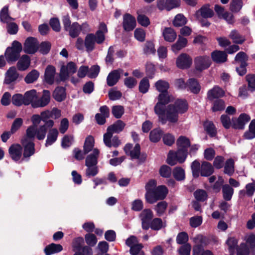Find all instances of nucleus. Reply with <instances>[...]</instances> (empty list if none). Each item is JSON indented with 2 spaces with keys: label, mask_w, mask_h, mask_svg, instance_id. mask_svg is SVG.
<instances>
[{
  "label": "nucleus",
  "mask_w": 255,
  "mask_h": 255,
  "mask_svg": "<svg viewBox=\"0 0 255 255\" xmlns=\"http://www.w3.org/2000/svg\"><path fill=\"white\" fill-rule=\"evenodd\" d=\"M155 87L161 93L158 96V102L154 108V112L158 116L159 121L162 124H165L166 120L164 118L163 110L165 105L170 101V96L167 92L169 84L165 80H159L155 83Z\"/></svg>",
  "instance_id": "f257e3e1"
},
{
  "label": "nucleus",
  "mask_w": 255,
  "mask_h": 255,
  "mask_svg": "<svg viewBox=\"0 0 255 255\" xmlns=\"http://www.w3.org/2000/svg\"><path fill=\"white\" fill-rule=\"evenodd\" d=\"M188 109L187 102L183 100H177L174 104L169 105L163 110L164 118L170 123H175L178 120V114H183Z\"/></svg>",
  "instance_id": "f03ea898"
},
{
  "label": "nucleus",
  "mask_w": 255,
  "mask_h": 255,
  "mask_svg": "<svg viewBox=\"0 0 255 255\" xmlns=\"http://www.w3.org/2000/svg\"><path fill=\"white\" fill-rule=\"evenodd\" d=\"M200 163L198 161H194L191 164V169L193 176L198 177L200 174L202 176H208L211 175L214 171L212 164L208 162L204 161L202 163L199 171Z\"/></svg>",
  "instance_id": "7ed1b4c3"
},
{
  "label": "nucleus",
  "mask_w": 255,
  "mask_h": 255,
  "mask_svg": "<svg viewBox=\"0 0 255 255\" xmlns=\"http://www.w3.org/2000/svg\"><path fill=\"white\" fill-rule=\"evenodd\" d=\"M21 44L17 41H14L11 47H8L5 52V56L8 63L16 61L19 57L20 53L22 51Z\"/></svg>",
  "instance_id": "20e7f679"
},
{
  "label": "nucleus",
  "mask_w": 255,
  "mask_h": 255,
  "mask_svg": "<svg viewBox=\"0 0 255 255\" xmlns=\"http://www.w3.org/2000/svg\"><path fill=\"white\" fill-rule=\"evenodd\" d=\"M191 240L194 244L193 255H202V253L205 251L203 250L204 247L209 243L208 238L202 234H197L191 238Z\"/></svg>",
  "instance_id": "39448f33"
},
{
  "label": "nucleus",
  "mask_w": 255,
  "mask_h": 255,
  "mask_svg": "<svg viewBox=\"0 0 255 255\" xmlns=\"http://www.w3.org/2000/svg\"><path fill=\"white\" fill-rule=\"evenodd\" d=\"M178 148L176 152L171 150L168 153L167 163L171 166L175 165L177 162L179 163L184 162L187 157L188 150Z\"/></svg>",
  "instance_id": "423d86ee"
},
{
  "label": "nucleus",
  "mask_w": 255,
  "mask_h": 255,
  "mask_svg": "<svg viewBox=\"0 0 255 255\" xmlns=\"http://www.w3.org/2000/svg\"><path fill=\"white\" fill-rule=\"evenodd\" d=\"M47 126L45 124L39 127L30 126L26 129V135L30 139H34L36 136L39 140H42L45 137L47 131Z\"/></svg>",
  "instance_id": "0eeeda50"
},
{
  "label": "nucleus",
  "mask_w": 255,
  "mask_h": 255,
  "mask_svg": "<svg viewBox=\"0 0 255 255\" xmlns=\"http://www.w3.org/2000/svg\"><path fill=\"white\" fill-rule=\"evenodd\" d=\"M42 121L45 123L47 127L51 128L54 126V122L50 118L57 119L61 116V111L57 108H54L51 110H45L40 114Z\"/></svg>",
  "instance_id": "6e6552de"
},
{
  "label": "nucleus",
  "mask_w": 255,
  "mask_h": 255,
  "mask_svg": "<svg viewBox=\"0 0 255 255\" xmlns=\"http://www.w3.org/2000/svg\"><path fill=\"white\" fill-rule=\"evenodd\" d=\"M21 143L24 147L22 160H28L29 157L32 155L35 152L33 140L29 138L27 136L25 135L21 139Z\"/></svg>",
  "instance_id": "1a4fd4ad"
},
{
  "label": "nucleus",
  "mask_w": 255,
  "mask_h": 255,
  "mask_svg": "<svg viewBox=\"0 0 255 255\" xmlns=\"http://www.w3.org/2000/svg\"><path fill=\"white\" fill-rule=\"evenodd\" d=\"M168 191L167 188L164 185L157 187L151 195V199L148 200L147 202L153 204L159 200L164 199L168 193Z\"/></svg>",
  "instance_id": "9d476101"
},
{
  "label": "nucleus",
  "mask_w": 255,
  "mask_h": 255,
  "mask_svg": "<svg viewBox=\"0 0 255 255\" xmlns=\"http://www.w3.org/2000/svg\"><path fill=\"white\" fill-rule=\"evenodd\" d=\"M194 64L197 70L202 71L210 67L211 64V60L209 56H198L195 58Z\"/></svg>",
  "instance_id": "9b49d317"
},
{
  "label": "nucleus",
  "mask_w": 255,
  "mask_h": 255,
  "mask_svg": "<svg viewBox=\"0 0 255 255\" xmlns=\"http://www.w3.org/2000/svg\"><path fill=\"white\" fill-rule=\"evenodd\" d=\"M139 217L141 222L142 228L143 230H148L153 217L152 211L150 209H144L140 213Z\"/></svg>",
  "instance_id": "f8f14e48"
},
{
  "label": "nucleus",
  "mask_w": 255,
  "mask_h": 255,
  "mask_svg": "<svg viewBox=\"0 0 255 255\" xmlns=\"http://www.w3.org/2000/svg\"><path fill=\"white\" fill-rule=\"evenodd\" d=\"M251 120L250 116L245 113L241 114L238 118L232 119V127L235 129H242Z\"/></svg>",
  "instance_id": "ddd939ff"
},
{
  "label": "nucleus",
  "mask_w": 255,
  "mask_h": 255,
  "mask_svg": "<svg viewBox=\"0 0 255 255\" xmlns=\"http://www.w3.org/2000/svg\"><path fill=\"white\" fill-rule=\"evenodd\" d=\"M77 67L75 64L70 62L66 65H63L60 70V76L62 80L67 79L70 75L76 72Z\"/></svg>",
  "instance_id": "4468645a"
},
{
  "label": "nucleus",
  "mask_w": 255,
  "mask_h": 255,
  "mask_svg": "<svg viewBox=\"0 0 255 255\" xmlns=\"http://www.w3.org/2000/svg\"><path fill=\"white\" fill-rule=\"evenodd\" d=\"M50 101V92L46 90L43 91L42 95L36 98L35 102L33 103V108H43L46 106Z\"/></svg>",
  "instance_id": "2eb2a0df"
},
{
  "label": "nucleus",
  "mask_w": 255,
  "mask_h": 255,
  "mask_svg": "<svg viewBox=\"0 0 255 255\" xmlns=\"http://www.w3.org/2000/svg\"><path fill=\"white\" fill-rule=\"evenodd\" d=\"M38 49L37 40L33 37H28L25 40L24 44L23 50L25 53L33 54Z\"/></svg>",
  "instance_id": "dca6fc26"
},
{
  "label": "nucleus",
  "mask_w": 255,
  "mask_h": 255,
  "mask_svg": "<svg viewBox=\"0 0 255 255\" xmlns=\"http://www.w3.org/2000/svg\"><path fill=\"white\" fill-rule=\"evenodd\" d=\"M180 4V0H158L157 6L161 9L170 10L178 7Z\"/></svg>",
  "instance_id": "f3484780"
},
{
  "label": "nucleus",
  "mask_w": 255,
  "mask_h": 255,
  "mask_svg": "<svg viewBox=\"0 0 255 255\" xmlns=\"http://www.w3.org/2000/svg\"><path fill=\"white\" fill-rule=\"evenodd\" d=\"M123 26L125 30L129 31L132 30L136 26V20L134 17L129 13L123 16Z\"/></svg>",
  "instance_id": "a211bd4d"
},
{
  "label": "nucleus",
  "mask_w": 255,
  "mask_h": 255,
  "mask_svg": "<svg viewBox=\"0 0 255 255\" xmlns=\"http://www.w3.org/2000/svg\"><path fill=\"white\" fill-rule=\"evenodd\" d=\"M192 59L185 53L180 54L176 59V65L180 69L189 68L192 64Z\"/></svg>",
  "instance_id": "6ab92c4d"
},
{
  "label": "nucleus",
  "mask_w": 255,
  "mask_h": 255,
  "mask_svg": "<svg viewBox=\"0 0 255 255\" xmlns=\"http://www.w3.org/2000/svg\"><path fill=\"white\" fill-rule=\"evenodd\" d=\"M22 148L19 144H13L11 145L8 149L9 154L12 160L17 161L22 157Z\"/></svg>",
  "instance_id": "aec40b11"
},
{
  "label": "nucleus",
  "mask_w": 255,
  "mask_h": 255,
  "mask_svg": "<svg viewBox=\"0 0 255 255\" xmlns=\"http://www.w3.org/2000/svg\"><path fill=\"white\" fill-rule=\"evenodd\" d=\"M123 73L122 69H118L111 72L107 76V82L109 86H113L116 85Z\"/></svg>",
  "instance_id": "412c9836"
},
{
  "label": "nucleus",
  "mask_w": 255,
  "mask_h": 255,
  "mask_svg": "<svg viewBox=\"0 0 255 255\" xmlns=\"http://www.w3.org/2000/svg\"><path fill=\"white\" fill-rule=\"evenodd\" d=\"M19 77V74L15 67H10L5 74L4 83L10 84L16 81Z\"/></svg>",
  "instance_id": "4be33fe9"
},
{
  "label": "nucleus",
  "mask_w": 255,
  "mask_h": 255,
  "mask_svg": "<svg viewBox=\"0 0 255 255\" xmlns=\"http://www.w3.org/2000/svg\"><path fill=\"white\" fill-rule=\"evenodd\" d=\"M239 240L235 236H229L225 243L230 255H234L236 249L239 247Z\"/></svg>",
  "instance_id": "5701e85b"
},
{
  "label": "nucleus",
  "mask_w": 255,
  "mask_h": 255,
  "mask_svg": "<svg viewBox=\"0 0 255 255\" xmlns=\"http://www.w3.org/2000/svg\"><path fill=\"white\" fill-rule=\"evenodd\" d=\"M112 134L106 133L104 135V142L105 144L109 147H111L114 146L115 147H118L121 144V141L117 136H114L112 139Z\"/></svg>",
  "instance_id": "b1692460"
},
{
  "label": "nucleus",
  "mask_w": 255,
  "mask_h": 255,
  "mask_svg": "<svg viewBox=\"0 0 255 255\" xmlns=\"http://www.w3.org/2000/svg\"><path fill=\"white\" fill-rule=\"evenodd\" d=\"M214 15L213 11L207 6L202 7L199 10L196 11L195 14V17L200 20L201 18H210Z\"/></svg>",
  "instance_id": "393cba45"
},
{
  "label": "nucleus",
  "mask_w": 255,
  "mask_h": 255,
  "mask_svg": "<svg viewBox=\"0 0 255 255\" xmlns=\"http://www.w3.org/2000/svg\"><path fill=\"white\" fill-rule=\"evenodd\" d=\"M24 96V105L28 106L30 105L33 108V103L35 102L37 98V92L35 90H30L26 92Z\"/></svg>",
  "instance_id": "a878e982"
},
{
  "label": "nucleus",
  "mask_w": 255,
  "mask_h": 255,
  "mask_svg": "<svg viewBox=\"0 0 255 255\" xmlns=\"http://www.w3.org/2000/svg\"><path fill=\"white\" fill-rule=\"evenodd\" d=\"M56 73L55 68L52 65H48L45 70L44 80L49 84H52L54 82Z\"/></svg>",
  "instance_id": "bb28decb"
},
{
  "label": "nucleus",
  "mask_w": 255,
  "mask_h": 255,
  "mask_svg": "<svg viewBox=\"0 0 255 255\" xmlns=\"http://www.w3.org/2000/svg\"><path fill=\"white\" fill-rule=\"evenodd\" d=\"M187 44V39L181 35H179L177 41L171 46L172 51L175 53H178Z\"/></svg>",
  "instance_id": "cd10ccee"
},
{
  "label": "nucleus",
  "mask_w": 255,
  "mask_h": 255,
  "mask_svg": "<svg viewBox=\"0 0 255 255\" xmlns=\"http://www.w3.org/2000/svg\"><path fill=\"white\" fill-rule=\"evenodd\" d=\"M99 153V150L97 148H94L92 152L89 154L86 158V166L96 165Z\"/></svg>",
  "instance_id": "c85d7f7f"
},
{
  "label": "nucleus",
  "mask_w": 255,
  "mask_h": 255,
  "mask_svg": "<svg viewBox=\"0 0 255 255\" xmlns=\"http://www.w3.org/2000/svg\"><path fill=\"white\" fill-rule=\"evenodd\" d=\"M162 35L164 40L169 42H173L177 37L175 30L171 27H166L162 31Z\"/></svg>",
  "instance_id": "c756f323"
},
{
  "label": "nucleus",
  "mask_w": 255,
  "mask_h": 255,
  "mask_svg": "<svg viewBox=\"0 0 255 255\" xmlns=\"http://www.w3.org/2000/svg\"><path fill=\"white\" fill-rule=\"evenodd\" d=\"M125 124L121 120L117 121L113 125L109 126L107 128L106 133L113 134L114 133H119L122 131L125 128Z\"/></svg>",
  "instance_id": "7c9ffc66"
},
{
  "label": "nucleus",
  "mask_w": 255,
  "mask_h": 255,
  "mask_svg": "<svg viewBox=\"0 0 255 255\" xmlns=\"http://www.w3.org/2000/svg\"><path fill=\"white\" fill-rule=\"evenodd\" d=\"M224 95L225 92L224 90L218 86H214L213 89L209 90L208 92V97L210 100L222 97Z\"/></svg>",
  "instance_id": "2f4dec72"
},
{
  "label": "nucleus",
  "mask_w": 255,
  "mask_h": 255,
  "mask_svg": "<svg viewBox=\"0 0 255 255\" xmlns=\"http://www.w3.org/2000/svg\"><path fill=\"white\" fill-rule=\"evenodd\" d=\"M96 36L93 34H88L85 39V46L88 52L92 51L95 47Z\"/></svg>",
  "instance_id": "473e14b6"
},
{
  "label": "nucleus",
  "mask_w": 255,
  "mask_h": 255,
  "mask_svg": "<svg viewBox=\"0 0 255 255\" xmlns=\"http://www.w3.org/2000/svg\"><path fill=\"white\" fill-rule=\"evenodd\" d=\"M156 181L155 180H150L145 185L146 193L145 195L146 201L151 199V195L155 189Z\"/></svg>",
  "instance_id": "72a5a7b5"
},
{
  "label": "nucleus",
  "mask_w": 255,
  "mask_h": 255,
  "mask_svg": "<svg viewBox=\"0 0 255 255\" xmlns=\"http://www.w3.org/2000/svg\"><path fill=\"white\" fill-rule=\"evenodd\" d=\"M30 64V57L26 55H23L17 63L18 69L20 71L26 70Z\"/></svg>",
  "instance_id": "f704fd0d"
},
{
  "label": "nucleus",
  "mask_w": 255,
  "mask_h": 255,
  "mask_svg": "<svg viewBox=\"0 0 255 255\" xmlns=\"http://www.w3.org/2000/svg\"><path fill=\"white\" fill-rule=\"evenodd\" d=\"M62 249V246L60 244L52 243L45 247L44 252L46 255H51L61 252Z\"/></svg>",
  "instance_id": "c9c22d12"
},
{
  "label": "nucleus",
  "mask_w": 255,
  "mask_h": 255,
  "mask_svg": "<svg viewBox=\"0 0 255 255\" xmlns=\"http://www.w3.org/2000/svg\"><path fill=\"white\" fill-rule=\"evenodd\" d=\"M94 144L95 140L94 137L92 136L89 135L87 137L84 145L83 151L84 154H87L90 151H93V150L94 149Z\"/></svg>",
  "instance_id": "e433bc0d"
},
{
  "label": "nucleus",
  "mask_w": 255,
  "mask_h": 255,
  "mask_svg": "<svg viewBox=\"0 0 255 255\" xmlns=\"http://www.w3.org/2000/svg\"><path fill=\"white\" fill-rule=\"evenodd\" d=\"M58 134V130L56 128H52L48 133L45 145L48 146L52 144L57 139Z\"/></svg>",
  "instance_id": "4c0bfd02"
},
{
  "label": "nucleus",
  "mask_w": 255,
  "mask_h": 255,
  "mask_svg": "<svg viewBox=\"0 0 255 255\" xmlns=\"http://www.w3.org/2000/svg\"><path fill=\"white\" fill-rule=\"evenodd\" d=\"M53 97L58 102L63 101L66 98L65 89L63 87H57L53 93Z\"/></svg>",
  "instance_id": "58836bf2"
},
{
  "label": "nucleus",
  "mask_w": 255,
  "mask_h": 255,
  "mask_svg": "<svg viewBox=\"0 0 255 255\" xmlns=\"http://www.w3.org/2000/svg\"><path fill=\"white\" fill-rule=\"evenodd\" d=\"M212 58L217 63H222L226 61L227 55L223 51H215L212 53Z\"/></svg>",
  "instance_id": "ea45409f"
},
{
  "label": "nucleus",
  "mask_w": 255,
  "mask_h": 255,
  "mask_svg": "<svg viewBox=\"0 0 255 255\" xmlns=\"http://www.w3.org/2000/svg\"><path fill=\"white\" fill-rule=\"evenodd\" d=\"M0 19L2 22L8 23L14 20L8 14V8L7 6H4L0 12Z\"/></svg>",
  "instance_id": "a19ab883"
},
{
  "label": "nucleus",
  "mask_w": 255,
  "mask_h": 255,
  "mask_svg": "<svg viewBox=\"0 0 255 255\" xmlns=\"http://www.w3.org/2000/svg\"><path fill=\"white\" fill-rule=\"evenodd\" d=\"M163 131L159 128L153 129L150 132V140L153 142H157L160 140Z\"/></svg>",
  "instance_id": "79ce46f5"
},
{
  "label": "nucleus",
  "mask_w": 255,
  "mask_h": 255,
  "mask_svg": "<svg viewBox=\"0 0 255 255\" xmlns=\"http://www.w3.org/2000/svg\"><path fill=\"white\" fill-rule=\"evenodd\" d=\"M165 226L166 224L164 222H163L161 219L156 218L151 221L150 223L149 228H150L153 230L158 231L165 227Z\"/></svg>",
  "instance_id": "37998d69"
},
{
  "label": "nucleus",
  "mask_w": 255,
  "mask_h": 255,
  "mask_svg": "<svg viewBox=\"0 0 255 255\" xmlns=\"http://www.w3.org/2000/svg\"><path fill=\"white\" fill-rule=\"evenodd\" d=\"M178 148L183 150H187L190 146V142L187 137L184 136H180L177 140Z\"/></svg>",
  "instance_id": "c03bdc74"
},
{
  "label": "nucleus",
  "mask_w": 255,
  "mask_h": 255,
  "mask_svg": "<svg viewBox=\"0 0 255 255\" xmlns=\"http://www.w3.org/2000/svg\"><path fill=\"white\" fill-rule=\"evenodd\" d=\"M187 88L193 93L197 94L200 90V86L195 79H190L187 82Z\"/></svg>",
  "instance_id": "a18cd8bd"
},
{
  "label": "nucleus",
  "mask_w": 255,
  "mask_h": 255,
  "mask_svg": "<svg viewBox=\"0 0 255 255\" xmlns=\"http://www.w3.org/2000/svg\"><path fill=\"white\" fill-rule=\"evenodd\" d=\"M69 32L70 36L75 38L80 33V24L78 22H73L71 26L66 30Z\"/></svg>",
  "instance_id": "49530a36"
},
{
  "label": "nucleus",
  "mask_w": 255,
  "mask_h": 255,
  "mask_svg": "<svg viewBox=\"0 0 255 255\" xmlns=\"http://www.w3.org/2000/svg\"><path fill=\"white\" fill-rule=\"evenodd\" d=\"M245 138L251 139L255 137V119L253 120L249 127V130L244 134Z\"/></svg>",
  "instance_id": "de8ad7c7"
},
{
  "label": "nucleus",
  "mask_w": 255,
  "mask_h": 255,
  "mask_svg": "<svg viewBox=\"0 0 255 255\" xmlns=\"http://www.w3.org/2000/svg\"><path fill=\"white\" fill-rule=\"evenodd\" d=\"M39 73L36 70H32L28 73L24 78L25 82L27 84L34 82L38 78Z\"/></svg>",
  "instance_id": "09e8293b"
},
{
  "label": "nucleus",
  "mask_w": 255,
  "mask_h": 255,
  "mask_svg": "<svg viewBox=\"0 0 255 255\" xmlns=\"http://www.w3.org/2000/svg\"><path fill=\"white\" fill-rule=\"evenodd\" d=\"M243 6L242 0H232L230 4V9L233 12H238L242 9Z\"/></svg>",
  "instance_id": "8fccbe9b"
},
{
  "label": "nucleus",
  "mask_w": 255,
  "mask_h": 255,
  "mask_svg": "<svg viewBox=\"0 0 255 255\" xmlns=\"http://www.w3.org/2000/svg\"><path fill=\"white\" fill-rule=\"evenodd\" d=\"M234 161L233 159L230 158L225 162L224 172L225 173L231 176L234 173Z\"/></svg>",
  "instance_id": "3c124183"
},
{
  "label": "nucleus",
  "mask_w": 255,
  "mask_h": 255,
  "mask_svg": "<svg viewBox=\"0 0 255 255\" xmlns=\"http://www.w3.org/2000/svg\"><path fill=\"white\" fill-rule=\"evenodd\" d=\"M187 22V18L183 14L180 13L175 16L173 21V24L176 27H179L185 25Z\"/></svg>",
  "instance_id": "603ef678"
},
{
  "label": "nucleus",
  "mask_w": 255,
  "mask_h": 255,
  "mask_svg": "<svg viewBox=\"0 0 255 255\" xmlns=\"http://www.w3.org/2000/svg\"><path fill=\"white\" fill-rule=\"evenodd\" d=\"M224 198L226 200H230L234 193V189L228 184L224 185L222 188Z\"/></svg>",
  "instance_id": "864d4df0"
},
{
  "label": "nucleus",
  "mask_w": 255,
  "mask_h": 255,
  "mask_svg": "<svg viewBox=\"0 0 255 255\" xmlns=\"http://www.w3.org/2000/svg\"><path fill=\"white\" fill-rule=\"evenodd\" d=\"M84 244V240L82 237H79L74 240L73 243L72 247L73 251L82 252L83 247Z\"/></svg>",
  "instance_id": "5fc2aeb1"
},
{
  "label": "nucleus",
  "mask_w": 255,
  "mask_h": 255,
  "mask_svg": "<svg viewBox=\"0 0 255 255\" xmlns=\"http://www.w3.org/2000/svg\"><path fill=\"white\" fill-rule=\"evenodd\" d=\"M12 103L16 106H21L24 105V96L20 94H15L12 97Z\"/></svg>",
  "instance_id": "6e6d98bb"
},
{
  "label": "nucleus",
  "mask_w": 255,
  "mask_h": 255,
  "mask_svg": "<svg viewBox=\"0 0 255 255\" xmlns=\"http://www.w3.org/2000/svg\"><path fill=\"white\" fill-rule=\"evenodd\" d=\"M174 177L178 181L183 180L185 178L184 170L180 167H175L173 171Z\"/></svg>",
  "instance_id": "4d7b16f0"
},
{
  "label": "nucleus",
  "mask_w": 255,
  "mask_h": 255,
  "mask_svg": "<svg viewBox=\"0 0 255 255\" xmlns=\"http://www.w3.org/2000/svg\"><path fill=\"white\" fill-rule=\"evenodd\" d=\"M229 36L234 43L241 44L245 41L244 38L241 36L235 30L231 32Z\"/></svg>",
  "instance_id": "13d9d810"
},
{
  "label": "nucleus",
  "mask_w": 255,
  "mask_h": 255,
  "mask_svg": "<svg viewBox=\"0 0 255 255\" xmlns=\"http://www.w3.org/2000/svg\"><path fill=\"white\" fill-rule=\"evenodd\" d=\"M149 88V83L148 80L146 78L142 79L139 84V92L145 94L148 92Z\"/></svg>",
  "instance_id": "bf43d9fd"
},
{
  "label": "nucleus",
  "mask_w": 255,
  "mask_h": 255,
  "mask_svg": "<svg viewBox=\"0 0 255 255\" xmlns=\"http://www.w3.org/2000/svg\"><path fill=\"white\" fill-rule=\"evenodd\" d=\"M156 50L154 47V44L152 41H147L143 47V52L145 54L148 55L154 54Z\"/></svg>",
  "instance_id": "052dcab7"
},
{
  "label": "nucleus",
  "mask_w": 255,
  "mask_h": 255,
  "mask_svg": "<svg viewBox=\"0 0 255 255\" xmlns=\"http://www.w3.org/2000/svg\"><path fill=\"white\" fill-rule=\"evenodd\" d=\"M236 252L237 255H249L250 251L247 245L245 243H242L236 249Z\"/></svg>",
  "instance_id": "680f3d73"
},
{
  "label": "nucleus",
  "mask_w": 255,
  "mask_h": 255,
  "mask_svg": "<svg viewBox=\"0 0 255 255\" xmlns=\"http://www.w3.org/2000/svg\"><path fill=\"white\" fill-rule=\"evenodd\" d=\"M137 13L138 14L137 17L138 22L143 26H147L150 24L149 18L146 15L140 13L139 11H137Z\"/></svg>",
  "instance_id": "e2e57ef3"
},
{
  "label": "nucleus",
  "mask_w": 255,
  "mask_h": 255,
  "mask_svg": "<svg viewBox=\"0 0 255 255\" xmlns=\"http://www.w3.org/2000/svg\"><path fill=\"white\" fill-rule=\"evenodd\" d=\"M204 126L206 131L212 136H213L216 134V130L213 123L207 121L204 123Z\"/></svg>",
  "instance_id": "0e129e2a"
},
{
  "label": "nucleus",
  "mask_w": 255,
  "mask_h": 255,
  "mask_svg": "<svg viewBox=\"0 0 255 255\" xmlns=\"http://www.w3.org/2000/svg\"><path fill=\"white\" fill-rule=\"evenodd\" d=\"M124 113V109L123 106L118 105L113 106L112 108V114L114 116L117 118H120Z\"/></svg>",
  "instance_id": "69168bd1"
},
{
  "label": "nucleus",
  "mask_w": 255,
  "mask_h": 255,
  "mask_svg": "<svg viewBox=\"0 0 255 255\" xmlns=\"http://www.w3.org/2000/svg\"><path fill=\"white\" fill-rule=\"evenodd\" d=\"M245 240L247 244L251 249L255 248V234H250L245 237Z\"/></svg>",
  "instance_id": "338daca9"
},
{
  "label": "nucleus",
  "mask_w": 255,
  "mask_h": 255,
  "mask_svg": "<svg viewBox=\"0 0 255 255\" xmlns=\"http://www.w3.org/2000/svg\"><path fill=\"white\" fill-rule=\"evenodd\" d=\"M249 89L251 91H255V75H248L246 76Z\"/></svg>",
  "instance_id": "774afa93"
}]
</instances>
